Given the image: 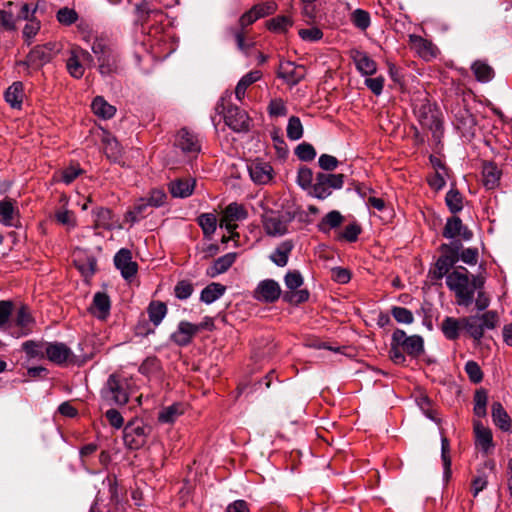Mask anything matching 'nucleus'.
Instances as JSON below:
<instances>
[{
	"label": "nucleus",
	"instance_id": "4",
	"mask_svg": "<svg viewBox=\"0 0 512 512\" xmlns=\"http://www.w3.org/2000/svg\"><path fill=\"white\" fill-rule=\"evenodd\" d=\"M462 245L459 241H454L449 244H442L440 249L442 255L439 257L433 270V278L440 280L444 276L447 277L450 269L459 260V250Z\"/></svg>",
	"mask_w": 512,
	"mask_h": 512
},
{
	"label": "nucleus",
	"instance_id": "63",
	"mask_svg": "<svg viewBox=\"0 0 512 512\" xmlns=\"http://www.w3.org/2000/svg\"><path fill=\"white\" fill-rule=\"evenodd\" d=\"M285 284L287 288L295 290L303 284V278L298 271H291L285 276Z\"/></svg>",
	"mask_w": 512,
	"mask_h": 512
},
{
	"label": "nucleus",
	"instance_id": "16",
	"mask_svg": "<svg viewBox=\"0 0 512 512\" xmlns=\"http://www.w3.org/2000/svg\"><path fill=\"white\" fill-rule=\"evenodd\" d=\"M443 236L449 239L460 236L464 240H470L473 233L463 225L462 220L459 217L453 216L447 219L443 229Z\"/></svg>",
	"mask_w": 512,
	"mask_h": 512
},
{
	"label": "nucleus",
	"instance_id": "61",
	"mask_svg": "<svg viewBox=\"0 0 512 512\" xmlns=\"http://www.w3.org/2000/svg\"><path fill=\"white\" fill-rule=\"evenodd\" d=\"M174 292L178 299L184 300L191 296L193 292V286L190 282L183 280L177 283Z\"/></svg>",
	"mask_w": 512,
	"mask_h": 512
},
{
	"label": "nucleus",
	"instance_id": "34",
	"mask_svg": "<svg viewBox=\"0 0 512 512\" xmlns=\"http://www.w3.org/2000/svg\"><path fill=\"white\" fill-rule=\"evenodd\" d=\"M461 329H463L462 318L456 319L453 317H446L441 323V330L449 340L457 339Z\"/></svg>",
	"mask_w": 512,
	"mask_h": 512
},
{
	"label": "nucleus",
	"instance_id": "31",
	"mask_svg": "<svg viewBox=\"0 0 512 512\" xmlns=\"http://www.w3.org/2000/svg\"><path fill=\"white\" fill-rule=\"evenodd\" d=\"M47 344L48 342L29 340L22 344V349L29 358L41 360L46 358Z\"/></svg>",
	"mask_w": 512,
	"mask_h": 512
},
{
	"label": "nucleus",
	"instance_id": "41",
	"mask_svg": "<svg viewBox=\"0 0 512 512\" xmlns=\"http://www.w3.org/2000/svg\"><path fill=\"white\" fill-rule=\"evenodd\" d=\"M493 471L495 469V463L490 461L484 463L483 469L478 471V475L472 481V489L474 496L482 491L487 485V475L484 470Z\"/></svg>",
	"mask_w": 512,
	"mask_h": 512
},
{
	"label": "nucleus",
	"instance_id": "13",
	"mask_svg": "<svg viewBox=\"0 0 512 512\" xmlns=\"http://www.w3.org/2000/svg\"><path fill=\"white\" fill-rule=\"evenodd\" d=\"M34 322V318L31 315L29 308L22 305L17 310L14 318V325L18 330L16 332H12L11 335L17 338L28 335L32 331Z\"/></svg>",
	"mask_w": 512,
	"mask_h": 512
},
{
	"label": "nucleus",
	"instance_id": "44",
	"mask_svg": "<svg viewBox=\"0 0 512 512\" xmlns=\"http://www.w3.org/2000/svg\"><path fill=\"white\" fill-rule=\"evenodd\" d=\"M50 59V51L46 47L37 46L28 55V64L41 66Z\"/></svg>",
	"mask_w": 512,
	"mask_h": 512
},
{
	"label": "nucleus",
	"instance_id": "2",
	"mask_svg": "<svg viewBox=\"0 0 512 512\" xmlns=\"http://www.w3.org/2000/svg\"><path fill=\"white\" fill-rule=\"evenodd\" d=\"M91 50L97 57L98 70L101 75L110 76L119 71L120 58L118 53L103 40L96 39L91 46Z\"/></svg>",
	"mask_w": 512,
	"mask_h": 512
},
{
	"label": "nucleus",
	"instance_id": "3",
	"mask_svg": "<svg viewBox=\"0 0 512 512\" xmlns=\"http://www.w3.org/2000/svg\"><path fill=\"white\" fill-rule=\"evenodd\" d=\"M101 399L103 405H125L129 399L125 380L116 375H110L101 389Z\"/></svg>",
	"mask_w": 512,
	"mask_h": 512
},
{
	"label": "nucleus",
	"instance_id": "26",
	"mask_svg": "<svg viewBox=\"0 0 512 512\" xmlns=\"http://www.w3.org/2000/svg\"><path fill=\"white\" fill-rule=\"evenodd\" d=\"M474 432L476 437V444L481 449L487 452L493 447L492 432L489 428L484 427L480 421L474 422Z\"/></svg>",
	"mask_w": 512,
	"mask_h": 512
},
{
	"label": "nucleus",
	"instance_id": "39",
	"mask_svg": "<svg viewBox=\"0 0 512 512\" xmlns=\"http://www.w3.org/2000/svg\"><path fill=\"white\" fill-rule=\"evenodd\" d=\"M224 292L225 286L219 283H211L202 290L200 299L206 304H211L219 299Z\"/></svg>",
	"mask_w": 512,
	"mask_h": 512
},
{
	"label": "nucleus",
	"instance_id": "28",
	"mask_svg": "<svg viewBox=\"0 0 512 512\" xmlns=\"http://www.w3.org/2000/svg\"><path fill=\"white\" fill-rule=\"evenodd\" d=\"M15 202L11 199H4L0 201V223L6 226H13L18 210L15 207Z\"/></svg>",
	"mask_w": 512,
	"mask_h": 512
},
{
	"label": "nucleus",
	"instance_id": "12",
	"mask_svg": "<svg viewBox=\"0 0 512 512\" xmlns=\"http://www.w3.org/2000/svg\"><path fill=\"white\" fill-rule=\"evenodd\" d=\"M224 120L232 130L242 132L248 130L249 118L245 111L231 106L224 111Z\"/></svg>",
	"mask_w": 512,
	"mask_h": 512
},
{
	"label": "nucleus",
	"instance_id": "7",
	"mask_svg": "<svg viewBox=\"0 0 512 512\" xmlns=\"http://www.w3.org/2000/svg\"><path fill=\"white\" fill-rule=\"evenodd\" d=\"M46 358L57 365L74 363L75 361V355L72 350L62 342H48Z\"/></svg>",
	"mask_w": 512,
	"mask_h": 512
},
{
	"label": "nucleus",
	"instance_id": "32",
	"mask_svg": "<svg viewBox=\"0 0 512 512\" xmlns=\"http://www.w3.org/2000/svg\"><path fill=\"white\" fill-rule=\"evenodd\" d=\"M462 327L466 332L476 341H480L484 336L483 329L480 326V319L478 318V314L463 317L462 318Z\"/></svg>",
	"mask_w": 512,
	"mask_h": 512
},
{
	"label": "nucleus",
	"instance_id": "9",
	"mask_svg": "<svg viewBox=\"0 0 512 512\" xmlns=\"http://www.w3.org/2000/svg\"><path fill=\"white\" fill-rule=\"evenodd\" d=\"M114 264L125 280H131L138 271V265L132 260V253L126 248L120 249L114 256Z\"/></svg>",
	"mask_w": 512,
	"mask_h": 512
},
{
	"label": "nucleus",
	"instance_id": "50",
	"mask_svg": "<svg viewBox=\"0 0 512 512\" xmlns=\"http://www.w3.org/2000/svg\"><path fill=\"white\" fill-rule=\"evenodd\" d=\"M291 18L287 16H278L268 22V28L271 31L283 33L292 26Z\"/></svg>",
	"mask_w": 512,
	"mask_h": 512
},
{
	"label": "nucleus",
	"instance_id": "33",
	"mask_svg": "<svg viewBox=\"0 0 512 512\" xmlns=\"http://www.w3.org/2000/svg\"><path fill=\"white\" fill-rule=\"evenodd\" d=\"M24 99L23 84L14 82L5 92V100L12 108H20Z\"/></svg>",
	"mask_w": 512,
	"mask_h": 512
},
{
	"label": "nucleus",
	"instance_id": "10",
	"mask_svg": "<svg viewBox=\"0 0 512 512\" xmlns=\"http://www.w3.org/2000/svg\"><path fill=\"white\" fill-rule=\"evenodd\" d=\"M251 180L258 185H265L272 179L273 168L267 162L254 160L247 165Z\"/></svg>",
	"mask_w": 512,
	"mask_h": 512
},
{
	"label": "nucleus",
	"instance_id": "62",
	"mask_svg": "<svg viewBox=\"0 0 512 512\" xmlns=\"http://www.w3.org/2000/svg\"><path fill=\"white\" fill-rule=\"evenodd\" d=\"M77 19V14L74 10L67 7L62 8L57 13V20L65 25L74 23Z\"/></svg>",
	"mask_w": 512,
	"mask_h": 512
},
{
	"label": "nucleus",
	"instance_id": "43",
	"mask_svg": "<svg viewBox=\"0 0 512 512\" xmlns=\"http://www.w3.org/2000/svg\"><path fill=\"white\" fill-rule=\"evenodd\" d=\"M94 222L97 227L104 229L113 228L112 213L107 208H97L93 212Z\"/></svg>",
	"mask_w": 512,
	"mask_h": 512
},
{
	"label": "nucleus",
	"instance_id": "19",
	"mask_svg": "<svg viewBox=\"0 0 512 512\" xmlns=\"http://www.w3.org/2000/svg\"><path fill=\"white\" fill-rule=\"evenodd\" d=\"M176 144L185 153L196 154L200 151L198 139L186 129H182L178 132Z\"/></svg>",
	"mask_w": 512,
	"mask_h": 512
},
{
	"label": "nucleus",
	"instance_id": "29",
	"mask_svg": "<svg viewBox=\"0 0 512 512\" xmlns=\"http://www.w3.org/2000/svg\"><path fill=\"white\" fill-rule=\"evenodd\" d=\"M74 263L79 272L86 278L92 276L95 272L96 259L93 256H84L77 253L74 256Z\"/></svg>",
	"mask_w": 512,
	"mask_h": 512
},
{
	"label": "nucleus",
	"instance_id": "47",
	"mask_svg": "<svg viewBox=\"0 0 512 512\" xmlns=\"http://www.w3.org/2000/svg\"><path fill=\"white\" fill-rule=\"evenodd\" d=\"M286 132L287 137L293 141L299 140L303 136V125L298 117L289 118Z\"/></svg>",
	"mask_w": 512,
	"mask_h": 512
},
{
	"label": "nucleus",
	"instance_id": "35",
	"mask_svg": "<svg viewBox=\"0 0 512 512\" xmlns=\"http://www.w3.org/2000/svg\"><path fill=\"white\" fill-rule=\"evenodd\" d=\"M66 68L73 78L79 79L84 75V66L73 47L69 51V56L66 60Z\"/></svg>",
	"mask_w": 512,
	"mask_h": 512
},
{
	"label": "nucleus",
	"instance_id": "6",
	"mask_svg": "<svg viewBox=\"0 0 512 512\" xmlns=\"http://www.w3.org/2000/svg\"><path fill=\"white\" fill-rule=\"evenodd\" d=\"M246 218L247 212L244 207L237 203H231L223 211V215L220 220V227L225 228L234 236V230L238 227L237 222L243 221Z\"/></svg>",
	"mask_w": 512,
	"mask_h": 512
},
{
	"label": "nucleus",
	"instance_id": "51",
	"mask_svg": "<svg viewBox=\"0 0 512 512\" xmlns=\"http://www.w3.org/2000/svg\"><path fill=\"white\" fill-rule=\"evenodd\" d=\"M370 25L371 17L369 12L363 9H354V26L362 32H366Z\"/></svg>",
	"mask_w": 512,
	"mask_h": 512
},
{
	"label": "nucleus",
	"instance_id": "27",
	"mask_svg": "<svg viewBox=\"0 0 512 512\" xmlns=\"http://www.w3.org/2000/svg\"><path fill=\"white\" fill-rule=\"evenodd\" d=\"M491 414L494 424L502 431L506 432L511 429V418L500 402H494L492 404Z\"/></svg>",
	"mask_w": 512,
	"mask_h": 512
},
{
	"label": "nucleus",
	"instance_id": "56",
	"mask_svg": "<svg viewBox=\"0 0 512 512\" xmlns=\"http://www.w3.org/2000/svg\"><path fill=\"white\" fill-rule=\"evenodd\" d=\"M56 220L66 226L68 229L74 228L76 226V218L72 211L69 210H59L55 214Z\"/></svg>",
	"mask_w": 512,
	"mask_h": 512
},
{
	"label": "nucleus",
	"instance_id": "37",
	"mask_svg": "<svg viewBox=\"0 0 512 512\" xmlns=\"http://www.w3.org/2000/svg\"><path fill=\"white\" fill-rule=\"evenodd\" d=\"M471 69L476 79L483 83L491 81L495 74L493 68L490 65L480 60L475 61L472 64Z\"/></svg>",
	"mask_w": 512,
	"mask_h": 512
},
{
	"label": "nucleus",
	"instance_id": "45",
	"mask_svg": "<svg viewBox=\"0 0 512 512\" xmlns=\"http://www.w3.org/2000/svg\"><path fill=\"white\" fill-rule=\"evenodd\" d=\"M478 318L480 319V326L483 329V333L486 329H495L500 321L498 312L494 310L478 314Z\"/></svg>",
	"mask_w": 512,
	"mask_h": 512
},
{
	"label": "nucleus",
	"instance_id": "24",
	"mask_svg": "<svg viewBox=\"0 0 512 512\" xmlns=\"http://www.w3.org/2000/svg\"><path fill=\"white\" fill-rule=\"evenodd\" d=\"M185 411L182 403H173L163 407L158 413V421L162 424L174 423Z\"/></svg>",
	"mask_w": 512,
	"mask_h": 512
},
{
	"label": "nucleus",
	"instance_id": "42",
	"mask_svg": "<svg viewBox=\"0 0 512 512\" xmlns=\"http://www.w3.org/2000/svg\"><path fill=\"white\" fill-rule=\"evenodd\" d=\"M343 221L342 215L338 211L329 212L319 223V229L328 233L331 229L336 228L341 225Z\"/></svg>",
	"mask_w": 512,
	"mask_h": 512
},
{
	"label": "nucleus",
	"instance_id": "25",
	"mask_svg": "<svg viewBox=\"0 0 512 512\" xmlns=\"http://www.w3.org/2000/svg\"><path fill=\"white\" fill-rule=\"evenodd\" d=\"M354 63L357 70L365 76H371L377 71V63L365 53H354Z\"/></svg>",
	"mask_w": 512,
	"mask_h": 512
},
{
	"label": "nucleus",
	"instance_id": "20",
	"mask_svg": "<svg viewBox=\"0 0 512 512\" xmlns=\"http://www.w3.org/2000/svg\"><path fill=\"white\" fill-rule=\"evenodd\" d=\"M501 170L493 162H484L482 166V182L487 189H494L498 186L501 177Z\"/></svg>",
	"mask_w": 512,
	"mask_h": 512
},
{
	"label": "nucleus",
	"instance_id": "54",
	"mask_svg": "<svg viewBox=\"0 0 512 512\" xmlns=\"http://www.w3.org/2000/svg\"><path fill=\"white\" fill-rule=\"evenodd\" d=\"M295 154L302 161H311L316 156L314 147L309 143H301L295 149Z\"/></svg>",
	"mask_w": 512,
	"mask_h": 512
},
{
	"label": "nucleus",
	"instance_id": "55",
	"mask_svg": "<svg viewBox=\"0 0 512 512\" xmlns=\"http://www.w3.org/2000/svg\"><path fill=\"white\" fill-rule=\"evenodd\" d=\"M150 206L146 199H140L135 205L133 210L127 213V219H129L132 223L139 221L140 218L143 217V214L146 208Z\"/></svg>",
	"mask_w": 512,
	"mask_h": 512
},
{
	"label": "nucleus",
	"instance_id": "49",
	"mask_svg": "<svg viewBox=\"0 0 512 512\" xmlns=\"http://www.w3.org/2000/svg\"><path fill=\"white\" fill-rule=\"evenodd\" d=\"M445 200H446V204H447L449 210L452 213H457L462 210V208H463L462 200L463 199H462L461 194L457 190L451 189L450 191H448L446 194Z\"/></svg>",
	"mask_w": 512,
	"mask_h": 512
},
{
	"label": "nucleus",
	"instance_id": "53",
	"mask_svg": "<svg viewBox=\"0 0 512 512\" xmlns=\"http://www.w3.org/2000/svg\"><path fill=\"white\" fill-rule=\"evenodd\" d=\"M465 372L473 383H480L483 379V372L477 362L470 360L465 364Z\"/></svg>",
	"mask_w": 512,
	"mask_h": 512
},
{
	"label": "nucleus",
	"instance_id": "60",
	"mask_svg": "<svg viewBox=\"0 0 512 512\" xmlns=\"http://www.w3.org/2000/svg\"><path fill=\"white\" fill-rule=\"evenodd\" d=\"M0 26L7 31L16 29V19L11 11L0 10Z\"/></svg>",
	"mask_w": 512,
	"mask_h": 512
},
{
	"label": "nucleus",
	"instance_id": "30",
	"mask_svg": "<svg viewBox=\"0 0 512 512\" xmlns=\"http://www.w3.org/2000/svg\"><path fill=\"white\" fill-rule=\"evenodd\" d=\"M262 77V73L259 70L250 71L249 73L245 74L238 82L236 88H235V96L238 100H242L245 96V92L247 88L260 80Z\"/></svg>",
	"mask_w": 512,
	"mask_h": 512
},
{
	"label": "nucleus",
	"instance_id": "64",
	"mask_svg": "<svg viewBox=\"0 0 512 512\" xmlns=\"http://www.w3.org/2000/svg\"><path fill=\"white\" fill-rule=\"evenodd\" d=\"M331 277L334 281L345 284L351 279V274L348 269L342 267H334L331 269Z\"/></svg>",
	"mask_w": 512,
	"mask_h": 512
},
{
	"label": "nucleus",
	"instance_id": "15",
	"mask_svg": "<svg viewBox=\"0 0 512 512\" xmlns=\"http://www.w3.org/2000/svg\"><path fill=\"white\" fill-rule=\"evenodd\" d=\"M280 294L281 289L279 284L272 279L261 281L255 290V298L267 303L276 301L280 297Z\"/></svg>",
	"mask_w": 512,
	"mask_h": 512
},
{
	"label": "nucleus",
	"instance_id": "52",
	"mask_svg": "<svg viewBox=\"0 0 512 512\" xmlns=\"http://www.w3.org/2000/svg\"><path fill=\"white\" fill-rule=\"evenodd\" d=\"M313 181V172L307 167H301L297 174V183L304 190L309 191Z\"/></svg>",
	"mask_w": 512,
	"mask_h": 512
},
{
	"label": "nucleus",
	"instance_id": "21",
	"mask_svg": "<svg viewBox=\"0 0 512 512\" xmlns=\"http://www.w3.org/2000/svg\"><path fill=\"white\" fill-rule=\"evenodd\" d=\"M237 257L236 253H227L214 261V263L207 269V275L216 277L219 274L226 272L235 262Z\"/></svg>",
	"mask_w": 512,
	"mask_h": 512
},
{
	"label": "nucleus",
	"instance_id": "22",
	"mask_svg": "<svg viewBox=\"0 0 512 512\" xmlns=\"http://www.w3.org/2000/svg\"><path fill=\"white\" fill-rule=\"evenodd\" d=\"M110 299L102 292H97L93 297V304L91 307V313L98 319H105L109 315L110 311Z\"/></svg>",
	"mask_w": 512,
	"mask_h": 512
},
{
	"label": "nucleus",
	"instance_id": "11",
	"mask_svg": "<svg viewBox=\"0 0 512 512\" xmlns=\"http://www.w3.org/2000/svg\"><path fill=\"white\" fill-rule=\"evenodd\" d=\"M306 75V69L302 65L285 61L279 66L278 77L282 78L288 85L298 84Z\"/></svg>",
	"mask_w": 512,
	"mask_h": 512
},
{
	"label": "nucleus",
	"instance_id": "36",
	"mask_svg": "<svg viewBox=\"0 0 512 512\" xmlns=\"http://www.w3.org/2000/svg\"><path fill=\"white\" fill-rule=\"evenodd\" d=\"M91 108L97 116L103 119L112 118L116 112V108L110 105L108 102H106V100L101 96H97L93 100Z\"/></svg>",
	"mask_w": 512,
	"mask_h": 512
},
{
	"label": "nucleus",
	"instance_id": "59",
	"mask_svg": "<svg viewBox=\"0 0 512 512\" xmlns=\"http://www.w3.org/2000/svg\"><path fill=\"white\" fill-rule=\"evenodd\" d=\"M299 36L304 41L315 42L323 37V33L318 27H310L307 29H300Z\"/></svg>",
	"mask_w": 512,
	"mask_h": 512
},
{
	"label": "nucleus",
	"instance_id": "18",
	"mask_svg": "<svg viewBox=\"0 0 512 512\" xmlns=\"http://www.w3.org/2000/svg\"><path fill=\"white\" fill-rule=\"evenodd\" d=\"M266 233L271 236H281L287 231L286 222L277 214H266L263 219Z\"/></svg>",
	"mask_w": 512,
	"mask_h": 512
},
{
	"label": "nucleus",
	"instance_id": "23",
	"mask_svg": "<svg viewBox=\"0 0 512 512\" xmlns=\"http://www.w3.org/2000/svg\"><path fill=\"white\" fill-rule=\"evenodd\" d=\"M195 186V180L192 178L188 179H177L170 183V193L173 197L185 198L192 194Z\"/></svg>",
	"mask_w": 512,
	"mask_h": 512
},
{
	"label": "nucleus",
	"instance_id": "57",
	"mask_svg": "<svg viewBox=\"0 0 512 512\" xmlns=\"http://www.w3.org/2000/svg\"><path fill=\"white\" fill-rule=\"evenodd\" d=\"M391 313L399 323L410 324L414 320L412 312L404 307H393Z\"/></svg>",
	"mask_w": 512,
	"mask_h": 512
},
{
	"label": "nucleus",
	"instance_id": "38",
	"mask_svg": "<svg viewBox=\"0 0 512 512\" xmlns=\"http://www.w3.org/2000/svg\"><path fill=\"white\" fill-rule=\"evenodd\" d=\"M293 248L290 241L282 242L271 254L270 259L279 267H283L288 262V257Z\"/></svg>",
	"mask_w": 512,
	"mask_h": 512
},
{
	"label": "nucleus",
	"instance_id": "14",
	"mask_svg": "<svg viewBox=\"0 0 512 512\" xmlns=\"http://www.w3.org/2000/svg\"><path fill=\"white\" fill-rule=\"evenodd\" d=\"M409 45L421 58L426 61L431 60L437 55V47L429 40L419 35L409 36Z\"/></svg>",
	"mask_w": 512,
	"mask_h": 512
},
{
	"label": "nucleus",
	"instance_id": "1",
	"mask_svg": "<svg viewBox=\"0 0 512 512\" xmlns=\"http://www.w3.org/2000/svg\"><path fill=\"white\" fill-rule=\"evenodd\" d=\"M461 270H454L447 275L446 285L454 292L456 303L459 306L468 307L473 303L474 292L471 286L468 271L464 267H459Z\"/></svg>",
	"mask_w": 512,
	"mask_h": 512
},
{
	"label": "nucleus",
	"instance_id": "5",
	"mask_svg": "<svg viewBox=\"0 0 512 512\" xmlns=\"http://www.w3.org/2000/svg\"><path fill=\"white\" fill-rule=\"evenodd\" d=\"M343 179V174L319 173L308 193L317 199H326L334 189H340L343 186Z\"/></svg>",
	"mask_w": 512,
	"mask_h": 512
},
{
	"label": "nucleus",
	"instance_id": "46",
	"mask_svg": "<svg viewBox=\"0 0 512 512\" xmlns=\"http://www.w3.org/2000/svg\"><path fill=\"white\" fill-rule=\"evenodd\" d=\"M198 223L203 230V233L207 236L212 235L217 227L216 216L212 213L201 214L198 217Z\"/></svg>",
	"mask_w": 512,
	"mask_h": 512
},
{
	"label": "nucleus",
	"instance_id": "17",
	"mask_svg": "<svg viewBox=\"0 0 512 512\" xmlns=\"http://www.w3.org/2000/svg\"><path fill=\"white\" fill-rule=\"evenodd\" d=\"M197 334V327L195 324H192L187 321H181L178 324L177 330L172 333L171 339L172 341L179 345L185 346L188 345L192 338Z\"/></svg>",
	"mask_w": 512,
	"mask_h": 512
},
{
	"label": "nucleus",
	"instance_id": "40",
	"mask_svg": "<svg viewBox=\"0 0 512 512\" xmlns=\"http://www.w3.org/2000/svg\"><path fill=\"white\" fill-rule=\"evenodd\" d=\"M149 320L158 326L167 314V306L160 301H152L147 309Z\"/></svg>",
	"mask_w": 512,
	"mask_h": 512
},
{
	"label": "nucleus",
	"instance_id": "58",
	"mask_svg": "<svg viewBox=\"0 0 512 512\" xmlns=\"http://www.w3.org/2000/svg\"><path fill=\"white\" fill-rule=\"evenodd\" d=\"M82 172L83 170L79 165H71L62 170L60 180L68 185L72 183Z\"/></svg>",
	"mask_w": 512,
	"mask_h": 512
},
{
	"label": "nucleus",
	"instance_id": "8",
	"mask_svg": "<svg viewBox=\"0 0 512 512\" xmlns=\"http://www.w3.org/2000/svg\"><path fill=\"white\" fill-rule=\"evenodd\" d=\"M354 191L357 193L359 197V201L357 203L358 206H363L368 209L371 207L381 211L385 207V202L382 198L376 196V192L365 185L364 183H356L354 182Z\"/></svg>",
	"mask_w": 512,
	"mask_h": 512
},
{
	"label": "nucleus",
	"instance_id": "48",
	"mask_svg": "<svg viewBox=\"0 0 512 512\" xmlns=\"http://www.w3.org/2000/svg\"><path fill=\"white\" fill-rule=\"evenodd\" d=\"M402 349L409 355L418 356L423 352V339L417 335L409 336Z\"/></svg>",
	"mask_w": 512,
	"mask_h": 512
}]
</instances>
